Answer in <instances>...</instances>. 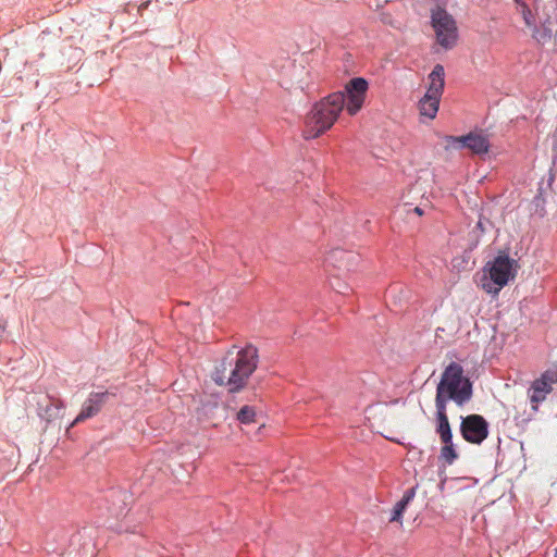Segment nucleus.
I'll return each mask as SVG.
<instances>
[{
  "instance_id": "1",
  "label": "nucleus",
  "mask_w": 557,
  "mask_h": 557,
  "mask_svg": "<svg viewBox=\"0 0 557 557\" xmlns=\"http://www.w3.org/2000/svg\"><path fill=\"white\" fill-rule=\"evenodd\" d=\"M258 362V349L252 344L239 349L235 356L233 350H228L215 368L212 379L218 385L226 386L232 393L239 392L257 369Z\"/></svg>"
},
{
  "instance_id": "2",
  "label": "nucleus",
  "mask_w": 557,
  "mask_h": 557,
  "mask_svg": "<svg viewBox=\"0 0 557 557\" xmlns=\"http://www.w3.org/2000/svg\"><path fill=\"white\" fill-rule=\"evenodd\" d=\"M344 92H334L315 103L306 115L302 136L305 139H314L330 129L344 109Z\"/></svg>"
},
{
  "instance_id": "3",
  "label": "nucleus",
  "mask_w": 557,
  "mask_h": 557,
  "mask_svg": "<svg viewBox=\"0 0 557 557\" xmlns=\"http://www.w3.org/2000/svg\"><path fill=\"white\" fill-rule=\"evenodd\" d=\"M344 92H334L315 103L306 115L302 136L305 139H314L330 129L344 109Z\"/></svg>"
},
{
  "instance_id": "4",
  "label": "nucleus",
  "mask_w": 557,
  "mask_h": 557,
  "mask_svg": "<svg viewBox=\"0 0 557 557\" xmlns=\"http://www.w3.org/2000/svg\"><path fill=\"white\" fill-rule=\"evenodd\" d=\"M472 397V383L463 375V368L457 362H450L442 373L436 386L435 405L447 407L449 400L463 406Z\"/></svg>"
},
{
  "instance_id": "5",
  "label": "nucleus",
  "mask_w": 557,
  "mask_h": 557,
  "mask_svg": "<svg viewBox=\"0 0 557 557\" xmlns=\"http://www.w3.org/2000/svg\"><path fill=\"white\" fill-rule=\"evenodd\" d=\"M516 264V260L510 258L508 253L500 252L485 267L492 282L483 283V288L490 294H498L502 287L507 285L510 280L515 278Z\"/></svg>"
},
{
  "instance_id": "6",
  "label": "nucleus",
  "mask_w": 557,
  "mask_h": 557,
  "mask_svg": "<svg viewBox=\"0 0 557 557\" xmlns=\"http://www.w3.org/2000/svg\"><path fill=\"white\" fill-rule=\"evenodd\" d=\"M445 70L442 64H436L429 74L430 85L424 97L419 101L421 115L434 119L440 106V99L444 90Z\"/></svg>"
},
{
  "instance_id": "7",
  "label": "nucleus",
  "mask_w": 557,
  "mask_h": 557,
  "mask_svg": "<svg viewBox=\"0 0 557 557\" xmlns=\"http://www.w3.org/2000/svg\"><path fill=\"white\" fill-rule=\"evenodd\" d=\"M460 433L468 443L479 445L488 435V423L480 414H469L461 420Z\"/></svg>"
},
{
  "instance_id": "8",
  "label": "nucleus",
  "mask_w": 557,
  "mask_h": 557,
  "mask_svg": "<svg viewBox=\"0 0 557 557\" xmlns=\"http://www.w3.org/2000/svg\"><path fill=\"white\" fill-rule=\"evenodd\" d=\"M369 84L363 77H355L346 85L345 104L347 112L355 115L364 103Z\"/></svg>"
},
{
  "instance_id": "9",
  "label": "nucleus",
  "mask_w": 557,
  "mask_h": 557,
  "mask_svg": "<svg viewBox=\"0 0 557 557\" xmlns=\"http://www.w3.org/2000/svg\"><path fill=\"white\" fill-rule=\"evenodd\" d=\"M557 383V370H547L536 379L529 388V397L532 409L537 410L539 404L546 399L552 393L553 384Z\"/></svg>"
},
{
  "instance_id": "10",
  "label": "nucleus",
  "mask_w": 557,
  "mask_h": 557,
  "mask_svg": "<svg viewBox=\"0 0 557 557\" xmlns=\"http://www.w3.org/2000/svg\"><path fill=\"white\" fill-rule=\"evenodd\" d=\"M445 141L456 149L468 148L475 154L486 153L490 148L488 139L485 136L476 133H469L459 137L446 136Z\"/></svg>"
},
{
  "instance_id": "11",
  "label": "nucleus",
  "mask_w": 557,
  "mask_h": 557,
  "mask_svg": "<svg viewBox=\"0 0 557 557\" xmlns=\"http://www.w3.org/2000/svg\"><path fill=\"white\" fill-rule=\"evenodd\" d=\"M109 396V392L90 393L88 398L84 401L81 412L73 421V424L83 422L87 419L97 416L100 412L103 405L107 403Z\"/></svg>"
},
{
  "instance_id": "12",
  "label": "nucleus",
  "mask_w": 557,
  "mask_h": 557,
  "mask_svg": "<svg viewBox=\"0 0 557 557\" xmlns=\"http://www.w3.org/2000/svg\"><path fill=\"white\" fill-rule=\"evenodd\" d=\"M359 255L343 249H334L327 257L329 262H333L339 272H351L356 270L359 263Z\"/></svg>"
},
{
  "instance_id": "13",
  "label": "nucleus",
  "mask_w": 557,
  "mask_h": 557,
  "mask_svg": "<svg viewBox=\"0 0 557 557\" xmlns=\"http://www.w3.org/2000/svg\"><path fill=\"white\" fill-rule=\"evenodd\" d=\"M432 24L436 35H451L456 32L455 20L441 8L432 12Z\"/></svg>"
},
{
  "instance_id": "14",
  "label": "nucleus",
  "mask_w": 557,
  "mask_h": 557,
  "mask_svg": "<svg viewBox=\"0 0 557 557\" xmlns=\"http://www.w3.org/2000/svg\"><path fill=\"white\" fill-rule=\"evenodd\" d=\"M436 407V433L440 435L442 443H450L453 441V433L448 417L446 413V407L435 405Z\"/></svg>"
},
{
  "instance_id": "15",
  "label": "nucleus",
  "mask_w": 557,
  "mask_h": 557,
  "mask_svg": "<svg viewBox=\"0 0 557 557\" xmlns=\"http://www.w3.org/2000/svg\"><path fill=\"white\" fill-rule=\"evenodd\" d=\"M417 486L408 488L400 500H398L392 511V516L389 518V522H401L403 515L407 508V506L412 502L416 496Z\"/></svg>"
},
{
  "instance_id": "16",
  "label": "nucleus",
  "mask_w": 557,
  "mask_h": 557,
  "mask_svg": "<svg viewBox=\"0 0 557 557\" xmlns=\"http://www.w3.org/2000/svg\"><path fill=\"white\" fill-rule=\"evenodd\" d=\"M440 458L443 459L447 465H453L458 458V454L454 447L453 441L450 443H443Z\"/></svg>"
},
{
  "instance_id": "17",
  "label": "nucleus",
  "mask_w": 557,
  "mask_h": 557,
  "mask_svg": "<svg viewBox=\"0 0 557 557\" xmlns=\"http://www.w3.org/2000/svg\"><path fill=\"white\" fill-rule=\"evenodd\" d=\"M331 287L341 295H346L350 286L341 278V273H332L330 277Z\"/></svg>"
},
{
  "instance_id": "18",
  "label": "nucleus",
  "mask_w": 557,
  "mask_h": 557,
  "mask_svg": "<svg viewBox=\"0 0 557 557\" xmlns=\"http://www.w3.org/2000/svg\"><path fill=\"white\" fill-rule=\"evenodd\" d=\"M256 410L251 406H243L237 412V420L243 424H250L255 421Z\"/></svg>"
},
{
  "instance_id": "19",
  "label": "nucleus",
  "mask_w": 557,
  "mask_h": 557,
  "mask_svg": "<svg viewBox=\"0 0 557 557\" xmlns=\"http://www.w3.org/2000/svg\"><path fill=\"white\" fill-rule=\"evenodd\" d=\"M437 44L444 49L449 50L456 46L457 37H436Z\"/></svg>"
},
{
  "instance_id": "20",
  "label": "nucleus",
  "mask_w": 557,
  "mask_h": 557,
  "mask_svg": "<svg viewBox=\"0 0 557 557\" xmlns=\"http://www.w3.org/2000/svg\"><path fill=\"white\" fill-rule=\"evenodd\" d=\"M63 408H64V404L60 399H57L55 403L51 404V406L47 408V412L51 411L52 409H55L59 411Z\"/></svg>"
},
{
  "instance_id": "21",
  "label": "nucleus",
  "mask_w": 557,
  "mask_h": 557,
  "mask_svg": "<svg viewBox=\"0 0 557 557\" xmlns=\"http://www.w3.org/2000/svg\"><path fill=\"white\" fill-rule=\"evenodd\" d=\"M475 228L480 230L482 233L484 232V223L482 220H479Z\"/></svg>"
},
{
  "instance_id": "22",
  "label": "nucleus",
  "mask_w": 557,
  "mask_h": 557,
  "mask_svg": "<svg viewBox=\"0 0 557 557\" xmlns=\"http://www.w3.org/2000/svg\"><path fill=\"white\" fill-rule=\"evenodd\" d=\"M414 212L418 214V215H422L423 214V211L420 207H416L414 208Z\"/></svg>"
}]
</instances>
